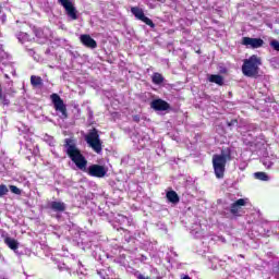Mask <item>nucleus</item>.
Instances as JSON below:
<instances>
[{
  "label": "nucleus",
  "instance_id": "obj_14",
  "mask_svg": "<svg viewBox=\"0 0 279 279\" xmlns=\"http://www.w3.org/2000/svg\"><path fill=\"white\" fill-rule=\"evenodd\" d=\"M51 210H54V213H64L66 210V205L62 202H51L50 204Z\"/></svg>",
  "mask_w": 279,
  "mask_h": 279
},
{
  "label": "nucleus",
  "instance_id": "obj_17",
  "mask_svg": "<svg viewBox=\"0 0 279 279\" xmlns=\"http://www.w3.org/2000/svg\"><path fill=\"white\" fill-rule=\"evenodd\" d=\"M153 84L160 85L162 82H165V76L162 74L155 72L151 76Z\"/></svg>",
  "mask_w": 279,
  "mask_h": 279
},
{
  "label": "nucleus",
  "instance_id": "obj_1",
  "mask_svg": "<svg viewBox=\"0 0 279 279\" xmlns=\"http://www.w3.org/2000/svg\"><path fill=\"white\" fill-rule=\"evenodd\" d=\"M63 147H65L70 160L74 162L77 169L84 171L86 169V165H88V160H86V157H84L82 150L77 148L75 141L73 138H65Z\"/></svg>",
  "mask_w": 279,
  "mask_h": 279
},
{
  "label": "nucleus",
  "instance_id": "obj_7",
  "mask_svg": "<svg viewBox=\"0 0 279 279\" xmlns=\"http://www.w3.org/2000/svg\"><path fill=\"white\" fill-rule=\"evenodd\" d=\"M58 2L62 5V8H64L66 15L72 21H77V9L71 0H58Z\"/></svg>",
  "mask_w": 279,
  "mask_h": 279
},
{
  "label": "nucleus",
  "instance_id": "obj_8",
  "mask_svg": "<svg viewBox=\"0 0 279 279\" xmlns=\"http://www.w3.org/2000/svg\"><path fill=\"white\" fill-rule=\"evenodd\" d=\"M87 173L92 178H106V173H108V170H106V167L101 165H92L88 167Z\"/></svg>",
  "mask_w": 279,
  "mask_h": 279
},
{
  "label": "nucleus",
  "instance_id": "obj_5",
  "mask_svg": "<svg viewBox=\"0 0 279 279\" xmlns=\"http://www.w3.org/2000/svg\"><path fill=\"white\" fill-rule=\"evenodd\" d=\"M50 99L53 104L56 112H61V119H69V112L66 111V105L64 100L60 98L58 94H51Z\"/></svg>",
  "mask_w": 279,
  "mask_h": 279
},
{
  "label": "nucleus",
  "instance_id": "obj_3",
  "mask_svg": "<svg viewBox=\"0 0 279 279\" xmlns=\"http://www.w3.org/2000/svg\"><path fill=\"white\" fill-rule=\"evenodd\" d=\"M262 65L263 60H260V57L253 54L248 59H244L242 64V73L245 75V77H258Z\"/></svg>",
  "mask_w": 279,
  "mask_h": 279
},
{
  "label": "nucleus",
  "instance_id": "obj_19",
  "mask_svg": "<svg viewBox=\"0 0 279 279\" xmlns=\"http://www.w3.org/2000/svg\"><path fill=\"white\" fill-rule=\"evenodd\" d=\"M0 104L1 106H8L10 104V99H8V96L3 95V88H1V84H0Z\"/></svg>",
  "mask_w": 279,
  "mask_h": 279
},
{
  "label": "nucleus",
  "instance_id": "obj_13",
  "mask_svg": "<svg viewBox=\"0 0 279 279\" xmlns=\"http://www.w3.org/2000/svg\"><path fill=\"white\" fill-rule=\"evenodd\" d=\"M166 199H168L170 204H180V196L178 195V192L173 190L166 193Z\"/></svg>",
  "mask_w": 279,
  "mask_h": 279
},
{
  "label": "nucleus",
  "instance_id": "obj_6",
  "mask_svg": "<svg viewBox=\"0 0 279 279\" xmlns=\"http://www.w3.org/2000/svg\"><path fill=\"white\" fill-rule=\"evenodd\" d=\"M131 12L135 16V19H137L138 21H142V23H145V25H148V27H151L153 29L154 27H156V24L154 23V21H151V19L145 15V12L143 11V9L138 7H132Z\"/></svg>",
  "mask_w": 279,
  "mask_h": 279
},
{
  "label": "nucleus",
  "instance_id": "obj_16",
  "mask_svg": "<svg viewBox=\"0 0 279 279\" xmlns=\"http://www.w3.org/2000/svg\"><path fill=\"white\" fill-rule=\"evenodd\" d=\"M209 82H211V84H217L218 86H223V77L219 74H211L209 76Z\"/></svg>",
  "mask_w": 279,
  "mask_h": 279
},
{
  "label": "nucleus",
  "instance_id": "obj_12",
  "mask_svg": "<svg viewBox=\"0 0 279 279\" xmlns=\"http://www.w3.org/2000/svg\"><path fill=\"white\" fill-rule=\"evenodd\" d=\"M80 40L87 49H97V41L88 34L81 35Z\"/></svg>",
  "mask_w": 279,
  "mask_h": 279
},
{
  "label": "nucleus",
  "instance_id": "obj_4",
  "mask_svg": "<svg viewBox=\"0 0 279 279\" xmlns=\"http://www.w3.org/2000/svg\"><path fill=\"white\" fill-rule=\"evenodd\" d=\"M87 145L95 151V154H101L104 151V145L99 138L97 129H93L85 137Z\"/></svg>",
  "mask_w": 279,
  "mask_h": 279
},
{
  "label": "nucleus",
  "instance_id": "obj_22",
  "mask_svg": "<svg viewBox=\"0 0 279 279\" xmlns=\"http://www.w3.org/2000/svg\"><path fill=\"white\" fill-rule=\"evenodd\" d=\"M9 189L14 195H21L22 193L21 189H19L16 185H10Z\"/></svg>",
  "mask_w": 279,
  "mask_h": 279
},
{
  "label": "nucleus",
  "instance_id": "obj_10",
  "mask_svg": "<svg viewBox=\"0 0 279 279\" xmlns=\"http://www.w3.org/2000/svg\"><path fill=\"white\" fill-rule=\"evenodd\" d=\"M150 108L157 112H165L171 108V105L162 99H155L150 102Z\"/></svg>",
  "mask_w": 279,
  "mask_h": 279
},
{
  "label": "nucleus",
  "instance_id": "obj_18",
  "mask_svg": "<svg viewBox=\"0 0 279 279\" xmlns=\"http://www.w3.org/2000/svg\"><path fill=\"white\" fill-rule=\"evenodd\" d=\"M31 84L34 86V88H37V86H43V77L32 75L31 76Z\"/></svg>",
  "mask_w": 279,
  "mask_h": 279
},
{
  "label": "nucleus",
  "instance_id": "obj_9",
  "mask_svg": "<svg viewBox=\"0 0 279 279\" xmlns=\"http://www.w3.org/2000/svg\"><path fill=\"white\" fill-rule=\"evenodd\" d=\"M242 45L251 47V49H260L265 41L262 38L243 37Z\"/></svg>",
  "mask_w": 279,
  "mask_h": 279
},
{
  "label": "nucleus",
  "instance_id": "obj_23",
  "mask_svg": "<svg viewBox=\"0 0 279 279\" xmlns=\"http://www.w3.org/2000/svg\"><path fill=\"white\" fill-rule=\"evenodd\" d=\"M270 47L275 50V51H279V41L276 39H272L270 41Z\"/></svg>",
  "mask_w": 279,
  "mask_h": 279
},
{
  "label": "nucleus",
  "instance_id": "obj_15",
  "mask_svg": "<svg viewBox=\"0 0 279 279\" xmlns=\"http://www.w3.org/2000/svg\"><path fill=\"white\" fill-rule=\"evenodd\" d=\"M4 243H5V245H8V247H10V250H13V251L19 250V241H16L10 236H7L4 239Z\"/></svg>",
  "mask_w": 279,
  "mask_h": 279
},
{
  "label": "nucleus",
  "instance_id": "obj_24",
  "mask_svg": "<svg viewBox=\"0 0 279 279\" xmlns=\"http://www.w3.org/2000/svg\"><path fill=\"white\" fill-rule=\"evenodd\" d=\"M236 123H239V120L233 119V120L227 122V125H228V128H232V125H236Z\"/></svg>",
  "mask_w": 279,
  "mask_h": 279
},
{
  "label": "nucleus",
  "instance_id": "obj_21",
  "mask_svg": "<svg viewBox=\"0 0 279 279\" xmlns=\"http://www.w3.org/2000/svg\"><path fill=\"white\" fill-rule=\"evenodd\" d=\"M8 193H9L8 185L0 184V197H3V195H8Z\"/></svg>",
  "mask_w": 279,
  "mask_h": 279
},
{
  "label": "nucleus",
  "instance_id": "obj_2",
  "mask_svg": "<svg viewBox=\"0 0 279 279\" xmlns=\"http://www.w3.org/2000/svg\"><path fill=\"white\" fill-rule=\"evenodd\" d=\"M229 160H232V150H230V148H227L225 154L222 151L220 155L216 154L213 156L214 173L218 180H223L226 175V165H228Z\"/></svg>",
  "mask_w": 279,
  "mask_h": 279
},
{
  "label": "nucleus",
  "instance_id": "obj_26",
  "mask_svg": "<svg viewBox=\"0 0 279 279\" xmlns=\"http://www.w3.org/2000/svg\"><path fill=\"white\" fill-rule=\"evenodd\" d=\"M137 279H149V277H145V276H143V275L140 274V275L137 276Z\"/></svg>",
  "mask_w": 279,
  "mask_h": 279
},
{
  "label": "nucleus",
  "instance_id": "obj_11",
  "mask_svg": "<svg viewBox=\"0 0 279 279\" xmlns=\"http://www.w3.org/2000/svg\"><path fill=\"white\" fill-rule=\"evenodd\" d=\"M246 204L247 202L244 198L235 201L230 206V213L233 215V217H240L241 215L239 213H241V208H243V206Z\"/></svg>",
  "mask_w": 279,
  "mask_h": 279
},
{
  "label": "nucleus",
  "instance_id": "obj_20",
  "mask_svg": "<svg viewBox=\"0 0 279 279\" xmlns=\"http://www.w3.org/2000/svg\"><path fill=\"white\" fill-rule=\"evenodd\" d=\"M255 178L262 182H269V175H267V172H255Z\"/></svg>",
  "mask_w": 279,
  "mask_h": 279
},
{
  "label": "nucleus",
  "instance_id": "obj_25",
  "mask_svg": "<svg viewBox=\"0 0 279 279\" xmlns=\"http://www.w3.org/2000/svg\"><path fill=\"white\" fill-rule=\"evenodd\" d=\"M133 121L134 123H141V116L138 114L133 116Z\"/></svg>",
  "mask_w": 279,
  "mask_h": 279
}]
</instances>
